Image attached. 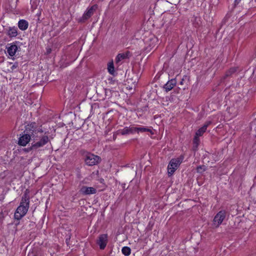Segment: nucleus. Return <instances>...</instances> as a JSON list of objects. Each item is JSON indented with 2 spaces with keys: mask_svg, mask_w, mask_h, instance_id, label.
<instances>
[{
  "mask_svg": "<svg viewBox=\"0 0 256 256\" xmlns=\"http://www.w3.org/2000/svg\"><path fill=\"white\" fill-rule=\"evenodd\" d=\"M30 206V198L28 195L25 193L22 196L20 206L16 208L14 218L15 220H20L27 213Z\"/></svg>",
  "mask_w": 256,
  "mask_h": 256,
  "instance_id": "1",
  "label": "nucleus"
},
{
  "mask_svg": "<svg viewBox=\"0 0 256 256\" xmlns=\"http://www.w3.org/2000/svg\"><path fill=\"white\" fill-rule=\"evenodd\" d=\"M49 142V138L48 136H42L40 140L36 142H34L32 144L31 146L28 148L27 151L33 150H38L40 148L43 147L44 145L48 143Z\"/></svg>",
  "mask_w": 256,
  "mask_h": 256,
  "instance_id": "2",
  "label": "nucleus"
},
{
  "mask_svg": "<svg viewBox=\"0 0 256 256\" xmlns=\"http://www.w3.org/2000/svg\"><path fill=\"white\" fill-rule=\"evenodd\" d=\"M226 216V212L220 210L216 214L214 218L212 225L215 228H218Z\"/></svg>",
  "mask_w": 256,
  "mask_h": 256,
  "instance_id": "3",
  "label": "nucleus"
},
{
  "mask_svg": "<svg viewBox=\"0 0 256 256\" xmlns=\"http://www.w3.org/2000/svg\"><path fill=\"white\" fill-rule=\"evenodd\" d=\"M100 158L92 154L88 153L86 154L85 158V162L88 166H94L100 162Z\"/></svg>",
  "mask_w": 256,
  "mask_h": 256,
  "instance_id": "4",
  "label": "nucleus"
},
{
  "mask_svg": "<svg viewBox=\"0 0 256 256\" xmlns=\"http://www.w3.org/2000/svg\"><path fill=\"white\" fill-rule=\"evenodd\" d=\"M181 162L182 160L180 158L172 159L168 166V174L172 175Z\"/></svg>",
  "mask_w": 256,
  "mask_h": 256,
  "instance_id": "5",
  "label": "nucleus"
},
{
  "mask_svg": "<svg viewBox=\"0 0 256 256\" xmlns=\"http://www.w3.org/2000/svg\"><path fill=\"white\" fill-rule=\"evenodd\" d=\"M6 49L8 56L13 59L18 50V46L14 42H12L6 45Z\"/></svg>",
  "mask_w": 256,
  "mask_h": 256,
  "instance_id": "6",
  "label": "nucleus"
},
{
  "mask_svg": "<svg viewBox=\"0 0 256 256\" xmlns=\"http://www.w3.org/2000/svg\"><path fill=\"white\" fill-rule=\"evenodd\" d=\"M32 136L24 132L20 136L18 140V144L21 146H26L30 140Z\"/></svg>",
  "mask_w": 256,
  "mask_h": 256,
  "instance_id": "7",
  "label": "nucleus"
},
{
  "mask_svg": "<svg viewBox=\"0 0 256 256\" xmlns=\"http://www.w3.org/2000/svg\"><path fill=\"white\" fill-rule=\"evenodd\" d=\"M36 131L37 125L35 122H32L26 126V129L24 132L29 134L34 138V134H36Z\"/></svg>",
  "mask_w": 256,
  "mask_h": 256,
  "instance_id": "8",
  "label": "nucleus"
},
{
  "mask_svg": "<svg viewBox=\"0 0 256 256\" xmlns=\"http://www.w3.org/2000/svg\"><path fill=\"white\" fill-rule=\"evenodd\" d=\"M108 243V235L106 234H101L97 240V244L101 250H104Z\"/></svg>",
  "mask_w": 256,
  "mask_h": 256,
  "instance_id": "9",
  "label": "nucleus"
},
{
  "mask_svg": "<svg viewBox=\"0 0 256 256\" xmlns=\"http://www.w3.org/2000/svg\"><path fill=\"white\" fill-rule=\"evenodd\" d=\"M135 133V127L130 126L129 127L126 126L122 130H119L116 132L117 134L126 135Z\"/></svg>",
  "mask_w": 256,
  "mask_h": 256,
  "instance_id": "10",
  "label": "nucleus"
},
{
  "mask_svg": "<svg viewBox=\"0 0 256 256\" xmlns=\"http://www.w3.org/2000/svg\"><path fill=\"white\" fill-rule=\"evenodd\" d=\"M97 8V5L95 4L88 8L82 16V18L83 20H84L88 19L94 14V12L96 10Z\"/></svg>",
  "mask_w": 256,
  "mask_h": 256,
  "instance_id": "11",
  "label": "nucleus"
},
{
  "mask_svg": "<svg viewBox=\"0 0 256 256\" xmlns=\"http://www.w3.org/2000/svg\"><path fill=\"white\" fill-rule=\"evenodd\" d=\"M81 194L88 195L90 194H94L96 192V190L95 188L92 187H88L86 186H83L81 188L80 190Z\"/></svg>",
  "mask_w": 256,
  "mask_h": 256,
  "instance_id": "12",
  "label": "nucleus"
},
{
  "mask_svg": "<svg viewBox=\"0 0 256 256\" xmlns=\"http://www.w3.org/2000/svg\"><path fill=\"white\" fill-rule=\"evenodd\" d=\"M176 80L175 79H172L168 81L167 83L164 86V88L166 92H168L172 90L176 86Z\"/></svg>",
  "mask_w": 256,
  "mask_h": 256,
  "instance_id": "13",
  "label": "nucleus"
},
{
  "mask_svg": "<svg viewBox=\"0 0 256 256\" xmlns=\"http://www.w3.org/2000/svg\"><path fill=\"white\" fill-rule=\"evenodd\" d=\"M128 55L129 52H126L125 53L118 54L116 58V63L118 64H120L121 61L124 59L128 58Z\"/></svg>",
  "mask_w": 256,
  "mask_h": 256,
  "instance_id": "14",
  "label": "nucleus"
},
{
  "mask_svg": "<svg viewBox=\"0 0 256 256\" xmlns=\"http://www.w3.org/2000/svg\"><path fill=\"white\" fill-rule=\"evenodd\" d=\"M7 34L10 38L16 37L18 35L17 28L14 26L10 27L8 30Z\"/></svg>",
  "mask_w": 256,
  "mask_h": 256,
  "instance_id": "15",
  "label": "nucleus"
},
{
  "mask_svg": "<svg viewBox=\"0 0 256 256\" xmlns=\"http://www.w3.org/2000/svg\"><path fill=\"white\" fill-rule=\"evenodd\" d=\"M28 26V22L25 20H20L18 22V27L22 30H26Z\"/></svg>",
  "mask_w": 256,
  "mask_h": 256,
  "instance_id": "16",
  "label": "nucleus"
},
{
  "mask_svg": "<svg viewBox=\"0 0 256 256\" xmlns=\"http://www.w3.org/2000/svg\"><path fill=\"white\" fill-rule=\"evenodd\" d=\"M152 132L150 129L145 128V127H135V133L144 132Z\"/></svg>",
  "mask_w": 256,
  "mask_h": 256,
  "instance_id": "17",
  "label": "nucleus"
},
{
  "mask_svg": "<svg viewBox=\"0 0 256 256\" xmlns=\"http://www.w3.org/2000/svg\"><path fill=\"white\" fill-rule=\"evenodd\" d=\"M108 72L114 75V62L112 60L111 62H109L108 64Z\"/></svg>",
  "mask_w": 256,
  "mask_h": 256,
  "instance_id": "18",
  "label": "nucleus"
},
{
  "mask_svg": "<svg viewBox=\"0 0 256 256\" xmlns=\"http://www.w3.org/2000/svg\"><path fill=\"white\" fill-rule=\"evenodd\" d=\"M122 253L126 256H128L131 253V250L128 246H124L122 250Z\"/></svg>",
  "mask_w": 256,
  "mask_h": 256,
  "instance_id": "19",
  "label": "nucleus"
},
{
  "mask_svg": "<svg viewBox=\"0 0 256 256\" xmlns=\"http://www.w3.org/2000/svg\"><path fill=\"white\" fill-rule=\"evenodd\" d=\"M206 126H202L196 132V134L198 136H202L203 134L206 132Z\"/></svg>",
  "mask_w": 256,
  "mask_h": 256,
  "instance_id": "20",
  "label": "nucleus"
},
{
  "mask_svg": "<svg viewBox=\"0 0 256 256\" xmlns=\"http://www.w3.org/2000/svg\"><path fill=\"white\" fill-rule=\"evenodd\" d=\"M206 170V168L204 166H200L197 167L196 171L198 173H202Z\"/></svg>",
  "mask_w": 256,
  "mask_h": 256,
  "instance_id": "21",
  "label": "nucleus"
},
{
  "mask_svg": "<svg viewBox=\"0 0 256 256\" xmlns=\"http://www.w3.org/2000/svg\"><path fill=\"white\" fill-rule=\"evenodd\" d=\"M236 71V68H231L230 69L228 72L226 74V76H229L231 75L232 74H234Z\"/></svg>",
  "mask_w": 256,
  "mask_h": 256,
  "instance_id": "22",
  "label": "nucleus"
},
{
  "mask_svg": "<svg viewBox=\"0 0 256 256\" xmlns=\"http://www.w3.org/2000/svg\"><path fill=\"white\" fill-rule=\"evenodd\" d=\"M200 136H196V134L194 138V143L196 144V146H198L200 142V139L198 138Z\"/></svg>",
  "mask_w": 256,
  "mask_h": 256,
  "instance_id": "23",
  "label": "nucleus"
},
{
  "mask_svg": "<svg viewBox=\"0 0 256 256\" xmlns=\"http://www.w3.org/2000/svg\"><path fill=\"white\" fill-rule=\"evenodd\" d=\"M211 124H212L211 121H207L204 123V126H206V130L208 126H210Z\"/></svg>",
  "mask_w": 256,
  "mask_h": 256,
  "instance_id": "24",
  "label": "nucleus"
},
{
  "mask_svg": "<svg viewBox=\"0 0 256 256\" xmlns=\"http://www.w3.org/2000/svg\"><path fill=\"white\" fill-rule=\"evenodd\" d=\"M18 66V64L16 63L12 64V66L11 67L12 70H14V69L16 68Z\"/></svg>",
  "mask_w": 256,
  "mask_h": 256,
  "instance_id": "25",
  "label": "nucleus"
},
{
  "mask_svg": "<svg viewBox=\"0 0 256 256\" xmlns=\"http://www.w3.org/2000/svg\"><path fill=\"white\" fill-rule=\"evenodd\" d=\"M38 132H40V133H42V132H43V130H42V128H37L36 134H37Z\"/></svg>",
  "mask_w": 256,
  "mask_h": 256,
  "instance_id": "26",
  "label": "nucleus"
},
{
  "mask_svg": "<svg viewBox=\"0 0 256 256\" xmlns=\"http://www.w3.org/2000/svg\"><path fill=\"white\" fill-rule=\"evenodd\" d=\"M241 0H234V4L236 5L239 4Z\"/></svg>",
  "mask_w": 256,
  "mask_h": 256,
  "instance_id": "27",
  "label": "nucleus"
},
{
  "mask_svg": "<svg viewBox=\"0 0 256 256\" xmlns=\"http://www.w3.org/2000/svg\"><path fill=\"white\" fill-rule=\"evenodd\" d=\"M184 80L182 79L181 82H180V84H183Z\"/></svg>",
  "mask_w": 256,
  "mask_h": 256,
  "instance_id": "28",
  "label": "nucleus"
},
{
  "mask_svg": "<svg viewBox=\"0 0 256 256\" xmlns=\"http://www.w3.org/2000/svg\"><path fill=\"white\" fill-rule=\"evenodd\" d=\"M50 50H48V53H50Z\"/></svg>",
  "mask_w": 256,
  "mask_h": 256,
  "instance_id": "29",
  "label": "nucleus"
},
{
  "mask_svg": "<svg viewBox=\"0 0 256 256\" xmlns=\"http://www.w3.org/2000/svg\"><path fill=\"white\" fill-rule=\"evenodd\" d=\"M28 256H31V254H30V253H29V254H28Z\"/></svg>",
  "mask_w": 256,
  "mask_h": 256,
  "instance_id": "30",
  "label": "nucleus"
}]
</instances>
